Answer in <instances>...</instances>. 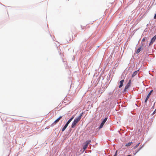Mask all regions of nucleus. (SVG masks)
Masks as SVG:
<instances>
[{
  "label": "nucleus",
  "instance_id": "8",
  "mask_svg": "<svg viewBox=\"0 0 156 156\" xmlns=\"http://www.w3.org/2000/svg\"><path fill=\"white\" fill-rule=\"evenodd\" d=\"M68 125L67 124H66L65 126H64L63 128L62 129V132H63L65 129H66V128H67V127L68 126Z\"/></svg>",
  "mask_w": 156,
  "mask_h": 156
},
{
  "label": "nucleus",
  "instance_id": "17",
  "mask_svg": "<svg viewBox=\"0 0 156 156\" xmlns=\"http://www.w3.org/2000/svg\"><path fill=\"white\" fill-rule=\"evenodd\" d=\"M74 116L73 115L71 118L70 119L71 121L74 119Z\"/></svg>",
  "mask_w": 156,
  "mask_h": 156
},
{
  "label": "nucleus",
  "instance_id": "4",
  "mask_svg": "<svg viewBox=\"0 0 156 156\" xmlns=\"http://www.w3.org/2000/svg\"><path fill=\"white\" fill-rule=\"evenodd\" d=\"M156 39V35L154 36L152 39L151 41L149 44V45L152 44L154 42Z\"/></svg>",
  "mask_w": 156,
  "mask_h": 156
},
{
  "label": "nucleus",
  "instance_id": "19",
  "mask_svg": "<svg viewBox=\"0 0 156 156\" xmlns=\"http://www.w3.org/2000/svg\"><path fill=\"white\" fill-rule=\"evenodd\" d=\"M148 98H146V99L145 100V102H147V100H148Z\"/></svg>",
  "mask_w": 156,
  "mask_h": 156
},
{
  "label": "nucleus",
  "instance_id": "5",
  "mask_svg": "<svg viewBox=\"0 0 156 156\" xmlns=\"http://www.w3.org/2000/svg\"><path fill=\"white\" fill-rule=\"evenodd\" d=\"M62 116H60L57 119H56L52 123V124H55L57 123L58 122L59 120L62 118Z\"/></svg>",
  "mask_w": 156,
  "mask_h": 156
},
{
  "label": "nucleus",
  "instance_id": "16",
  "mask_svg": "<svg viewBox=\"0 0 156 156\" xmlns=\"http://www.w3.org/2000/svg\"><path fill=\"white\" fill-rule=\"evenodd\" d=\"M131 83V80H129V83H128V84H129V85H130V84Z\"/></svg>",
  "mask_w": 156,
  "mask_h": 156
},
{
  "label": "nucleus",
  "instance_id": "15",
  "mask_svg": "<svg viewBox=\"0 0 156 156\" xmlns=\"http://www.w3.org/2000/svg\"><path fill=\"white\" fill-rule=\"evenodd\" d=\"M71 121V120L69 119L68 122H67L66 124H67V125H68V124L70 123V122Z\"/></svg>",
  "mask_w": 156,
  "mask_h": 156
},
{
  "label": "nucleus",
  "instance_id": "1",
  "mask_svg": "<svg viewBox=\"0 0 156 156\" xmlns=\"http://www.w3.org/2000/svg\"><path fill=\"white\" fill-rule=\"evenodd\" d=\"M83 114V113H81L79 116L77 118H75L74 119V121L72 123L71 125V128H74L75 127L77 124L81 119Z\"/></svg>",
  "mask_w": 156,
  "mask_h": 156
},
{
  "label": "nucleus",
  "instance_id": "10",
  "mask_svg": "<svg viewBox=\"0 0 156 156\" xmlns=\"http://www.w3.org/2000/svg\"><path fill=\"white\" fill-rule=\"evenodd\" d=\"M138 73V71H135L134 72L132 75V77H133L134 76L136 75Z\"/></svg>",
  "mask_w": 156,
  "mask_h": 156
},
{
  "label": "nucleus",
  "instance_id": "12",
  "mask_svg": "<svg viewBox=\"0 0 156 156\" xmlns=\"http://www.w3.org/2000/svg\"><path fill=\"white\" fill-rule=\"evenodd\" d=\"M132 144V142H130L128 143V144H126V146H130Z\"/></svg>",
  "mask_w": 156,
  "mask_h": 156
},
{
  "label": "nucleus",
  "instance_id": "7",
  "mask_svg": "<svg viewBox=\"0 0 156 156\" xmlns=\"http://www.w3.org/2000/svg\"><path fill=\"white\" fill-rule=\"evenodd\" d=\"M129 86L130 85H129V84H127L125 87V89L124 90V92H126L127 90L128 89Z\"/></svg>",
  "mask_w": 156,
  "mask_h": 156
},
{
  "label": "nucleus",
  "instance_id": "6",
  "mask_svg": "<svg viewBox=\"0 0 156 156\" xmlns=\"http://www.w3.org/2000/svg\"><path fill=\"white\" fill-rule=\"evenodd\" d=\"M124 80H121V81H120L119 82L120 85L119 86V88H121L122 87L123 85V82H124Z\"/></svg>",
  "mask_w": 156,
  "mask_h": 156
},
{
  "label": "nucleus",
  "instance_id": "20",
  "mask_svg": "<svg viewBox=\"0 0 156 156\" xmlns=\"http://www.w3.org/2000/svg\"><path fill=\"white\" fill-rule=\"evenodd\" d=\"M154 19H156V13L155 14L154 16Z\"/></svg>",
  "mask_w": 156,
  "mask_h": 156
},
{
  "label": "nucleus",
  "instance_id": "13",
  "mask_svg": "<svg viewBox=\"0 0 156 156\" xmlns=\"http://www.w3.org/2000/svg\"><path fill=\"white\" fill-rule=\"evenodd\" d=\"M140 143H138V144H137L136 146H135L134 147V149H135L136 148H137L139 146V145H140Z\"/></svg>",
  "mask_w": 156,
  "mask_h": 156
},
{
  "label": "nucleus",
  "instance_id": "18",
  "mask_svg": "<svg viewBox=\"0 0 156 156\" xmlns=\"http://www.w3.org/2000/svg\"><path fill=\"white\" fill-rule=\"evenodd\" d=\"M117 152H118V151L117 150V151H116L115 154L113 156H117Z\"/></svg>",
  "mask_w": 156,
  "mask_h": 156
},
{
  "label": "nucleus",
  "instance_id": "11",
  "mask_svg": "<svg viewBox=\"0 0 156 156\" xmlns=\"http://www.w3.org/2000/svg\"><path fill=\"white\" fill-rule=\"evenodd\" d=\"M153 90H152L151 91H150V92L148 93L147 96V98H149V97H150V96Z\"/></svg>",
  "mask_w": 156,
  "mask_h": 156
},
{
  "label": "nucleus",
  "instance_id": "9",
  "mask_svg": "<svg viewBox=\"0 0 156 156\" xmlns=\"http://www.w3.org/2000/svg\"><path fill=\"white\" fill-rule=\"evenodd\" d=\"M141 47H140L139 48H138V49H137L136 51V53H139L140 51H141Z\"/></svg>",
  "mask_w": 156,
  "mask_h": 156
},
{
  "label": "nucleus",
  "instance_id": "22",
  "mask_svg": "<svg viewBox=\"0 0 156 156\" xmlns=\"http://www.w3.org/2000/svg\"><path fill=\"white\" fill-rule=\"evenodd\" d=\"M156 109H155V110L154 112H153V114H154L155 113V111H156Z\"/></svg>",
  "mask_w": 156,
  "mask_h": 156
},
{
  "label": "nucleus",
  "instance_id": "2",
  "mask_svg": "<svg viewBox=\"0 0 156 156\" xmlns=\"http://www.w3.org/2000/svg\"><path fill=\"white\" fill-rule=\"evenodd\" d=\"M91 142L90 140H88L85 143H84V144L85 145L83 146V151H85L87 148L89 144H90Z\"/></svg>",
  "mask_w": 156,
  "mask_h": 156
},
{
  "label": "nucleus",
  "instance_id": "21",
  "mask_svg": "<svg viewBox=\"0 0 156 156\" xmlns=\"http://www.w3.org/2000/svg\"><path fill=\"white\" fill-rule=\"evenodd\" d=\"M145 41V39L144 38H143L142 40V41Z\"/></svg>",
  "mask_w": 156,
  "mask_h": 156
},
{
  "label": "nucleus",
  "instance_id": "14",
  "mask_svg": "<svg viewBox=\"0 0 156 156\" xmlns=\"http://www.w3.org/2000/svg\"><path fill=\"white\" fill-rule=\"evenodd\" d=\"M144 145L142 146V147H140L139 149V150H137L136 152L134 154H136L137 153L140 149H141V148H142V147H143Z\"/></svg>",
  "mask_w": 156,
  "mask_h": 156
},
{
  "label": "nucleus",
  "instance_id": "3",
  "mask_svg": "<svg viewBox=\"0 0 156 156\" xmlns=\"http://www.w3.org/2000/svg\"><path fill=\"white\" fill-rule=\"evenodd\" d=\"M107 119V118H106L103 120L102 122L101 123L99 127V128L100 129H101L103 127V125L105 123V122Z\"/></svg>",
  "mask_w": 156,
  "mask_h": 156
}]
</instances>
